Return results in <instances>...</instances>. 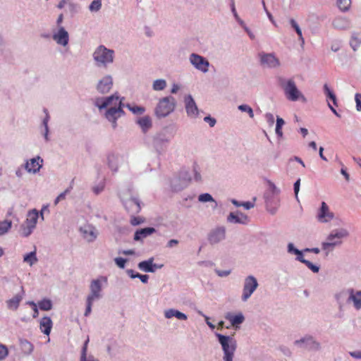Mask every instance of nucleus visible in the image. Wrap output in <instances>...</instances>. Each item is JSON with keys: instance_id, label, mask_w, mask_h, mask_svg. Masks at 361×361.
<instances>
[{"instance_id": "obj_1", "label": "nucleus", "mask_w": 361, "mask_h": 361, "mask_svg": "<svg viewBox=\"0 0 361 361\" xmlns=\"http://www.w3.org/2000/svg\"><path fill=\"white\" fill-rule=\"evenodd\" d=\"M107 283L106 276H99L91 281L90 284V293L86 298V308L85 317H88L92 312V307L94 302L100 300L103 297V283Z\"/></svg>"}, {"instance_id": "obj_2", "label": "nucleus", "mask_w": 361, "mask_h": 361, "mask_svg": "<svg viewBox=\"0 0 361 361\" xmlns=\"http://www.w3.org/2000/svg\"><path fill=\"white\" fill-rule=\"evenodd\" d=\"M119 197L128 213L135 215L140 212L142 203L133 188L121 191Z\"/></svg>"}, {"instance_id": "obj_3", "label": "nucleus", "mask_w": 361, "mask_h": 361, "mask_svg": "<svg viewBox=\"0 0 361 361\" xmlns=\"http://www.w3.org/2000/svg\"><path fill=\"white\" fill-rule=\"evenodd\" d=\"M173 137V133L167 127L157 132L153 136L152 146L159 156L164 155L166 153L171 140Z\"/></svg>"}, {"instance_id": "obj_4", "label": "nucleus", "mask_w": 361, "mask_h": 361, "mask_svg": "<svg viewBox=\"0 0 361 361\" xmlns=\"http://www.w3.org/2000/svg\"><path fill=\"white\" fill-rule=\"evenodd\" d=\"M279 83L288 100L291 102H296L298 100H300L302 102H307L306 97L298 90L293 79L279 78Z\"/></svg>"}, {"instance_id": "obj_5", "label": "nucleus", "mask_w": 361, "mask_h": 361, "mask_svg": "<svg viewBox=\"0 0 361 361\" xmlns=\"http://www.w3.org/2000/svg\"><path fill=\"white\" fill-rule=\"evenodd\" d=\"M92 57L97 67L106 68L114 62L115 52L104 45H99L94 51Z\"/></svg>"}, {"instance_id": "obj_6", "label": "nucleus", "mask_w": 361, "mask_h": 361, "mask_svg": "<svg viewBox=\"0 0 361 361\" xmlns=\"http://www.w3.org/2000/svg\"><path fill=\"white\" fill-rule=\"evenodd\" d=\"M215 336L221 345L224 353L223 360L233 361L234 354L237 348V342L235 339L232 336L222 335L219 333H215Z\"/></svg>"}, {"instance_id": "obj_7", "label": "nucleus", "mask_w": 361, "mask_h": 361, "mask_svg": "<svg viewBox=\"0 0 361 361\" xmlns=\"http://www.w3.org/2000/svg\"><path fill=\"white\" fill-rule=\"evenodd\" d=\"M268 186L267 190L264 193V199L267 210L274 214L276 212V207L279 205L280 190L270 180H268Z\"/></svg>"}, {"instance_id": "obj_8", "label": "nucleus", "mask_w": 361, "mask_h": 361, "mask_svg": "<svg viewBox=\"0 0 361 361\" xmlns=\"http://www.w3.org/2000/svg\"><path fill=\"white\" fill-rule=\"evenodd\" d=\"M176 100L172 96L160 99L154 109V114L158 118H165L174 111Z\"/></svg>"}, {"instance_id": "obj_9", "label": "nucleus", "mask_w": 361, "mask_h": 361, "mask_svg": "<svg viewBox=\"0 0 361 361\" xmlns=\"http://www.w3.org/2000/svg\"><path fill=\"white\" fill-rule=\"evenodd\" d=\"M349 235L348 231L345 228H338L333 230L327 237L329 242L322 243V250H326L329 248H334L335 246L341 245V239L347 238Z\"/></svg>"}, {"instance_id": "obj_10", "label": "nucleus", "mask_w": 361, "mask_h": 361, "mask_svg": "<svg viewBox=\"0 0 361 361\" xmlns=\"http://www.w3.org/2000/svg\"><path fill=\"white\" fill-rule=\"evenodd\" d=\"M191 180L188 171L183 169L179 172L178 176L174 177L171 181V189L178 192L185 188Z\"/></svg>"}, {"instance_id": "obj_11", "label": "nucleus", "mask_w": 361, "mask_h": 361, "mask_svg": "<svg viewBox=\"0 0 361 361\" xmlns=\"http://www.w3.org/2000/svg\"><path fill=\"white\" fill-rule=\"evenodd\" d=\"M294 345L309 351H319L321 344L312 335L306 334L300 339L295 340Z\"/></svg>"}, {"instance_id": "obj_12", "label": "nucleus", "mask_w": 361, "mask_h": 361, "mask_svg": "<svg viewBox=\"0 0 361 361\" xmlns=\"http://www.w3.org/2000/svg\"><path fill=\"white\" fill-rule=\"evenodd\" d=\"M258 286L257 280L254 276L250 275L245 277L241 295L242 301L246 302L256 290Z\"/></svg>"}, {"instance_id": "obj_13", "label": "nucleus", "mask_w": 361, "mask_h": 361, "mask_svg": "<svg viewBox=\"0 0 361 361\" xmlns=\"http://www.w3.org/2000/svg\"><path fill=\"white\" fill-rule=\"evenodd\" d=\"M123 99V98L121 99L118 101V106H114L109 108L105 114V117L109 121H110L112 123V126L114 128H116L117 126V119L125 114V112L123 110V106H124V104H123L122 102Z\"/></svg>"}, {"instance_id": "obj_14", "label": "nucleus", "mask_w": 361, "mask_h": 361, "mask_svg": "<svg viewBox=\"0 0 361 361\" xmlns=\"http://www.w3.org/2000/svg\"><path fill=\"white\" fill-rule=\"evenodd\" d=\"M189 61L195 69L204 73L208 72L210 63L204 56L192 53L189 56Z\"/></svg>"}, {"instance_id": "obj_15", "label": "nucleus", "mask_w": 361, "mask_h": 361, "mask_svg": "<svg viewBox=\"0 0 361 361\" xmlns=\"http://www.w3.org/2000/svg\"><path fill=\"white\" fill-rule=\"evenodd\" d=\"M260 63L262 66L269 68H277L280 66L279 60L276 57L274 53H264L259 54Z\"/></svg>"}, {"instance_id": "obj_16", "label": "nucleus", "mask_w": 361, "mask_h": 361, "mask_svg": "<svg viewBox=\"0 0 361 361\" xmlns=\"http://www.w3.org/2000/svg\"><path fill=\"white\" fill-rule=\"evenodd\" d=\"M226 238V228L224 226H219L212 229L208 234V241L211 245H215Z\"/></svg>"}, {"instance_id": "obj_17", "label": "nucleus", "mask_w": 361, "mask_h": 361, "mask_svg": "<svg viewBox=\"0 0 361 361\" xmlns=\"http://www.w3.org/2000/svg\"><path fill=\"white\" fill-rule=\"evenodd\" d=\"M185 108L188 116L196 118L199 115V109L191 94H188L184 97Z\"/></svg>"}, {"instance_id": "obj_18", "label": "nucleus", "mask_w": 361, "mask_h": 361, "mask_svg": "<svg viewBox=\"0 0 361 361\" xmlns=\"http://www.w3.org/2000/svg\"><path fill=\"white\" fill-rule=\"evenodd\" d=\"M334 215V213L329 211V206L325 202H322L321 207L317 214V220L321 223H327L333 219Z\"/></svg>"}, {"instance_id": "obj_19", "label": "nucleus", "mask_w": 361, "mask_h": 361, "mask_svg": "<svg viewBox=\"0 0 361 361\" xmlns=\"http://www.w3.org/2000/svg\"><path fill=\"white\" fill-rule=\"evenodd\" d=\"M118 100L119 97L116 93H115L109 97L97 98L94 102V105L99 109H103L111 104L116 105Z\"/></svg>"}, {"instance_id": "obj_20", "label": "nucleus", "mask_w": 361, "mask_h": 361, "mask_svg": "<svg viewBox=\"0 0 361 361\" xmlns=\"http://www.w3.org/2000/svg\"><path fill=\"white\" fill-rule=\"evenodd\" d=\"M43 159L37 156V157L32 158L30 161H26L23 165L24 169L30 173H36L39 171L42 166Z\"/></svg>"}, {"instance_id": "obj_21", "label": "nucleus", "mask_w": 361, "mask_h": 361, "mask_svg": "<svg viewBox=\"0 0 361 361\" xmlns=\"http://www.w3.org/2000/svg\"><path fill=\"white\" fill-rule=\"evenodd\" d=\"M113 87V79L109 75L104 76L99 80L97 85V90L101 94L109 92Z\"/></svg>"}, {"instance_id": "obj_22", "label": "nucleus", "mask_w": 361, "mask_h": 361, "mask_svg": "<svg viewBox=\"0 0 361 361\" xmlns=\"http://www.w3.org/2000/svg\"><path fill=\"white\" fill-rule=\"evenodd\" d=\"M53 39L59 45L66 46L69 42V35L63 27H60L52 36Z\"/></svg>"}, {"instance_id": "obj_23", "label": "nucleus", "mask_w": 361, "mask_h": 361, "mask_svg": "<svg viewBox=\"0 0 361 361\" xmlns=\"http://www.w3.org/2000/svg\"><path fill=\"white\" fill-rule=\"evenodd\" d=\"M154 258L150 257L147 260L142 261L138 263L137 267L145 272L154 273L157 269H161L163 264H154Z\"/></svg>"}, {"instance_id": "obj_24", "label": "nucleus", "mask_w": 361, "mask_h": 361, "mask_svg": "<svg viewBox=\"0 0 361 361\" xmlns=\"http://www.w3.org/2000/svg\"><path fill=\"white\" fill-rule=\"evenodd\" d=\"M107 165L109 168L113 172H117L118 170V167L123 161V157L120 156L118 154H115L114 152L109 153L107 154Z\"/></svg>"}, {"instance_id": "obj_25", "label": "nucleus", "mask_w": 361, "mask_h": 361, "mask_svg": "<svg viewBox=\"0 0 361 361\" xmlns=\"http://www.w3.org/2000/svg\"><path fill=\"white\" fill-rule=\"evenodd\" d=\"M332 26L338 30H346L351 28L352 23L351 20L346 17L337 16L333 20Z\"/></svg>"}, {"instance_id": "obj_26", "label": "nucleus", "mask_w": 361, "mask_h": 361, "mask_svg": "<svg viewBox=\"0 0 361 361\" xmlns=\"http://www.w3.org/2000/svg\"><path fill=\"white\" fill-rule=\"evenodd\" d=\"M227 221L231 224H247L249 218L246 214L237 211L236 212H231L227 216Z\"/></svg>"}, {"instance_id": "obj_27", "label": "nucleus", "mask_w": 361, "mask_h": 361, "mask_svg": "<svg viewBox=\"0 0 361 361\" xmlns=\"http://www.w3.org/2000/svg\"><path fill=\"white\" fill-rule=\"evenodd\" d=\"M24 295L25 290L23 287L21 286L20 292L6 301L7 307L10 310H16L19 307L20 302L23 299Z\"/></svg>"}, {"instance_id": "obj_28", "label": "nucleus", "mask_w": 361, "mask_h": 361, "mask_svg": "<svg viewBox=\"0 0 361 361\" xmlns=\"http://www.w3.org/2000/svg\"><path fill=\"white\" fill-rule=\"evenodd\" d=\"M135 123L144 133H146L152 128V120L148 115L137 118Z\"/></svg>"}, {"instance_id": "obj_29", "label": "nucleus", "mask_w": 361, "mask_h": 361, "mask_svg": "<svg viewBox=\"0 0 361 361\" xmlns=\"http://www.w3.org/2000/svg\"><path fill=\"white\" fill-rule=\"evenodd\" d=\"M353 302V307L356 310H361V290H355L352 288V290L350 291V295L347 299V302Z\"/></svg>"}, {"instance_id": "obj_30", "label": "nucleus", "mask_w": 361, "mask_h": 361, "mask_svg": "<svg viewBox=\"0 0 361 361\" xmlns=\"http://www.w3.org/2000/svg\"><path fill=\"white\" fill-rule=\"evenodd\" d=\"M155 232L156 229L153 227L137 229L134 234L133 240L135 241H142L144 238H146Z\"/></svg>"}, {"instance_id": "obj_31", "label": "nucleus", "mask_w": 361, "mask_h": 361, "mask_svg": "<svg viewBox=\"0 0 361 361\" xmlns=\"http://www.w3.org/2000/svg\"><path fill=\"white\" fill-rule=\"evenodd\" d=\"M226 319L230 322L231 324L236 329L239 328V325L243 323L245 321V317L243 313L240 312L237 314H233L231 312H228L225 315Z\"/></svg>"}, {"instance_id": "obj_32", "label": "nucleus", "mask_w": 361, "mask_h": 361, "mask_svg": "<svg viewBox=\"0 0 361 361\" xmlns=\"http://www.w3.org/2000/svg\"><path fill=\"white\" fill-rule=\"evenodd\" d=\"M39 218V212L37 209H33L28 212L27 215V219L24 222L25 224L28 226V227H32L34 229L36 227L37 219Z\"/></svg>"}, {"instance_id": "obj_33", "label": "nucleus", "mask_w": 361, "mask_h": 361, "mask_svg": "<svg viewBox=\"0 0 361 361\" xmlns=\"http://www.w3.org/2000/svg\"><path fill=\"white\" fill-rule=\"evenodd\" d=\"M53 326V322L49 317H44L41 319L39 322V328L41 331L47 336L51 333Z\"/></svg>"}, {"instance_id": "obj_34", "label": "nucleus", "mask_w": 361, "mask_h": 361, "mask_svg": "<svg viewBox=\"0 0 361 361\" xmlns=\"http://www.w3.org/2000/svg\"><path fill=\"white\" fill-rule=\"evenodd\" d=\"M164 317L166 319H171L174 317L180 320H187L188 319V316L185 313H183L176 309L166 310L164 312Z\"/></svg>"}, {"instance_id": "obj_35", "label": "nucleus", "mask_w": 361, "mask_h": 361, "mask_svg": "<svg viewBox=\"0 0 361 361\" xmlns=\"http://www.w3.org/2000/svg\"><path fill=\"white\" fill-rule=\"evenodd\" d=\"M352 288L342 289L334 294V298L336 303H348L347 299L350 295V291Z\"/></svg>"}, {"instance_id": "obj_36", "label": "nucleus", "mask_w": 361, "mask_h": 361, "mask_svg": "<svg viewBox=\"0 0 361 361\" xmlns=\"http://www.w3.org/2000/svg\"><path fill=\"white\" fill-rule=\"evenodd\" d=\"M89 341L90 338L89 336H87L82 347L80 361H99L97 359L94 358L93 355H90L88 357L87 356Z\"/></svg>"}, {"instance_id": "obj_37", "label": "nucleus", "mask_w": 361, "mask_h": 361, "mask_svg": "<svg viewBox=\"0 0 361 361\" xmlns=\"http://www.w3.org/2000/svg\"><path fill=\"white\" fill-rule=\"evenodd\" d=\"M19 344H20V349H21L22 352L25 355H29L32 353V351L34 350V345L32 343L28 341L27 339L20 338Z\"/></svg>"}, {"instance_id": "obj_38", "label": "nucleus", "mask_w": 361, "mask_h": 361, "mask_svg": "<svg viewBox=\"0 0 361 361\" xmlns=\"http://www.w3.org/2000/svg\"><path fill=\"white\" fill-rule=\"evenodd\" d=\"M43 111L45 114V116L43 118L42 123V125L44 127L43 136H44L45 141L48 142V141H49L48 123L50 120V116H49V111L47 109H44Z\"/></svg>"}, {"instance_id": "obj_39", "label": "nucleus", "mask_w": 361, "mask_h": 361, "mask_svg": "<svg viewBox=\"0 0 361 361\" xmlns=\"http://www.w3.org/2000/svg\"><path fill=\"white\" fill-rule=\"evenodd\" d=\"M361 44V36L356 32H353L351 35V39L350 40V45L351 48L356 51Z\"/></svg>"}, {"instance_id": "obj_40", "label": "nucleus", "mask_w": 361, "mask_h": 361, "mask_svg": "<svg viewBox=\"0 0 361 361\" xmlns=\"http://www.w3.org/2000/svg\"><path fill=\"white\" fill-rule=\"evenodd\" d=\"M289 23H290L291 27L293 29H294L295 31L296 32V33L298 36V39L301 42V44H304L305 39L303 38L302 32V30H301L298 23L293 18L290 19Z\"/></svg>"}, {"instance_id": "obj_41", "label": "nucleus", "mask_w": 361, "mask_h": 361, "mask_svg": "<svg viewBox=\"0 0 361 361\" xmlns=\"http://www.w3.org/2000/svg\"><path fill=\"white\" fill-rule=\"evenodd\" d=\"M324 93L327 99H331L335 106L338 105L336 96L334 92L329 88L327 84L324 85Z\"/></svg>"}, {"instance_id": "obj_42", "label": "nucleus", "mask_w": 361, "mask_h": 361, "mask_svg": "<svg viewBox=\"0 0 361 361\" xmlns=\"http://www.w3.org/2000/svg\"><path fill=\"white\" fill-rule=\"evenodd\" d=\"M167 86V82L164 79L155 80L152 83V89L154 91L164 90Z\"/></svg>"}, {"instance_id": "obj_43", "label": "nucleus", "mask_w": 361, "mask_h": 361, "mask_svg": "<svg viewBox=\"0 0 361 361\" xmlns=\"http://www.w3.org/2000/svg\"><path fill=\"white\" fill-rule=\"evenodd\" d=\"M126 106L130 111L133 114L135 115H142L143 114L146 109L145 107L137 105H132L130 104H127Z\"/></svg>"}, {"instance_id": "obj_44", "label": "nucleus", "mask_w": 361, "mask_h": 361, "mask_svg": "<svg viewBox=\"0 0 361 361\" xmlns=\"http://www.w3.org/2000/svg\"><path fill=\"white\" fill-rule=\"evenodd\" d=\"M38 307L41 310L49 311L52 309L53 304L51 300L44 298L38 302Z\"/></svg>"}, {"instance_id": "obj_45", "label": "nucleus", "mask_w": 361, "mask_h": 361, "mask_svg": "<svg viewBox=\"0 0 361 361\" xmlns=\"http://www.w3.org/2000/svg\"><path fill=\"white\" fill-rule=\"evenodd\" d=\"M198 200L201 202H212L214 203L213 208H216L218 206L217 202L213 198L209 193H202L199 195Z\"/></svg>"}, {"instance_id": "obj_46", "label": "nucleus", "mask_w": 361, "mask_h": 361, "mask_svg": "<svg viewBox=\"0 0 361 361\" xmlns=\"http://www.w3.org/2000/svg\"><path fill=\"white\" fill-rule=\"evenodd\" d=\"M351 5V0H337V6L342 12H347Z\"/></svg>"}, {"instance_id": "obj_47", "label": "nucleus", "mask_w": 361, "mask_h": 361, "mask_svg": "<svg viewBox=\"0 0 361 361\" xmlns=\"http://www.w3.org/2000/svg\"><path fill=\"white\" fill-rule=\"evenodd\" d=\"M284 124V120L282 118L277 116L275 132L278 137H283L282 127Z\"/></svg>"}, {"instance_id": "obj_48", "label": "nucleus", "mask_w": 361, "mask_h": 361, "mask_svg": "<svg viewBox=\"0 0 361 361\" xmlns=\"http://www.w3.org/2000/svg\"><path fill=\"white\" fill-rule=\"evenodd\" d=\"M23 261L28 263L30 266L34 264L37 262V258L36 257V252H30L26 254L23 257Z\"/></svg>"}, {"instance_id": "obj_49", "label": "nucleus", "mask_w": 361, "mask_h": 361, "mask_svg": "<svg viewBox=\"0 0 361 361\" xmlns=\"http://www.w3.org/2000/svg\"><path fill=\"white\" fill-rule=\"evenodd\" d=\"M12 222L10 220L0 221V235L6 233L11 228Z\"/></svg>"}, {"instance_id": "obj_50", "label": "nucleus", "mask_w": 361, "mask_h": 361, "mask_svg": "<svg viewBox=\"0 0 361 361\" xmlns=\"http://www.w3.org/2000/svg\"><path fill=\"white\" fill-rule=\"evenodd\" d=\"M34 228L32 227H28L26 224L24 223L21 224L20 233L21 236L27 238L31 235V233L33 232Z\"/></svg>"}, {"instance_id": "obj_51", "label": "nucleus", "mask_w": 361, "mask_h": 361, "mask_svg": "<svg viewBox=\"0 0 361 361\" xmlns=\"http://www.w3.org/2000/svg\"><path fill=\"white\" fill-rule=\"evenodd\" d=\"M102 6V0H93L89 6V10L90 12H98Z\"/></svg>"}, {"instance_id": "obj_52", "label": "nucleus", "mask_w": 361, "mask_h": 361, "mask_svg": "<svg viewBox=\"0 0 361 361\" xmlns=\"http://www.w3.org/2000/svg\"><path fill=\"white\" fill-rule=\"evenodd\" d=\"M238 109L242 112H246L251 118H254L253 110L249 105L240 104L238 106Z\"/></svg>"}, {"instance_id": "obj_53", "label": "nucleus", "mask_w": 361, "mask_h": 361, "mask_svg": "<svg viewBox=\"0 0 361 361\" xmlns=\"http://www.w3.org/2000/svg\"><path fill=\"white\" fill-rule=\"evenodd\" d=\"M192 170L194 173V178L196 181H200L202 176L200 172V169L197 163H194L192 165Z\"/></svg>"}, {"instance_id": "obj_54", "label": "nucleus", "mask_w": 361, "mask_h": 361, "mask_svg": "<svg viewBox=\"0 0 361 361\" xmlns=\"http://www.w3.org/2000/svg\"><path fill=\"white\" fill-rule=\"evenodd\" d=\"M104 188H105V182L102 181L98 185H97L92 188V191L95 195H99L104 190Z\"/></svg>"}, {"instance_id": "obj_55", "label": "nucleus", "mask_w": 361, "mask_h": 361, "mask_svg": "<svg viewBox=\"0 0 361 361\" xmlns=\"http://www.w3.org/2000/svg\"><path fill=\"white\" fill-rule=\"evenodd\" d=\"M8 354V350L5 345L0 343V360H4Z\"/></svg>"}, {"instance_id": "obj_56", "label": "nucleus", "mask_w": 361, "mask_h": 361, "mask_svg": "<svg viewBox=\"0 0 361 361\" xmlns=\"http://www.w3.org/2000/svg\"><path fill=\"white\" fill-rule=\"evenodd\" d=\"M128 261L127 259L122 257H116L114 259V262L121 269H124L126 267V263Z\"/></svg>"}, {"instance_id": "obj_57", "label": "nucleus", "mask_w": 361, "mask_h": 361, "mask_svg": "<svg viewBox=\"0 0 361 361\" xmlns=\"http://www.w3.org/2000/svg\"><path fill=\"white\" fill-rule=\"evenodd\" d=\"M304 264H305L313 273H318L319 271V267L314 264L309 260H307Z\"/></svg>"}, {"instance_id": "obj_58", "label": "nucleus", "mask_w": 361, "mask_h": 361, "mask_svg": "<svg viewBox=\"0 0 361 361\" xmlns=\"http://www.w3.org/2000/svg\"><path fill=\"white\" fill-rule=\"evenodd\" d=\"M144 220L142 218L131 215L130 224L133 226H137L143 223Z\"/></svg>"}, {"instance_id": "obj_59", "label": "nucleus", "mask_w": 361, "mask_h": 361, "mask_svg": "<svg viewBox=\"0 0 361 361\" xmlns=\"http://www.w3.org/2000/svg\"><path fill=\"white\" fill-rule=\"evenodd\" d=\"M198 314L200 315H201L202 317H203L205 319V322H206V324L208 325V326L212 329H215V325L213 324L212 322H209V317H207V315H205L201 311H199L198 312Z\"/></svg>"}, {"instance_id": "obj_60", "label": "nucleus", "mask_w": 361, "mask_h": 361, "mask_svg": "<svg viewBox=\"0 0 361 361\" xmlns=\"http://www.w3.org/2000/svg\"><path fill=\"white\" fill-rule=\"evenodd\" d=\"M355 101L356 103V110L357 111H361V94H359V93L355 94Z\"/></svg>"}, {"instance_id": "obj_61", "label": "nucleus", "mask_w": 361, "mask_h": 361, "mask_svg": "<svg viewBox=\"0 0 361 361\" xmlns=\"http://www.w3.org/2000/svg\"><path fill=\"white\" fill-rule=\"evenodd\" d=\"M265 119L269 126H271L274 123V117L271 113H266L264 115Z\"/></svg>"}, {"instance_id": "obj_62", "label": "nucleus", "mask_w": 361, "mask_h": 361, "mask_svg": "<svg viewBox=\"0 0 361 361\" xmlns=\"http://www.w3.org/2000/svg\"><path fill=\"white\" fill-rule=\"evenodd\" d=\"M287 251L290 254L296 255L299 250L294 246L293 243H289L287 245Z\"/></svg>"}, {"instance_id": "obj_63", "label": "nucleus", "mask_w": 361, "mask_h": 361, "mask_svg": "<svg viewBox=\"0 0 361 361\" xmlns=\"http://www.w3.org/2000/svg\"><path fill=\"white\" fill-rule=\"evenodd\" d=\"M215 273L220 277H226L231 274V270H219L215 269Z\"/></svg>"}, {"instance_id": "obj_64", "label": "nucleus", "mask_w": 361, "mask_h": 361, "mask_svg": "<svg viewBox=\"0 0 361 361\" xmlns=\"http://www.w3.org/2000/svg\"><path fill=\"white\" fill-rule=\"evenodd\" d=\"M296 255V258L295 259L302 264H305L307 261V259H305L304 258V255H303V251L302 250H300L297 252V254L295 255Z\"/></svg>"}]
</instances>
